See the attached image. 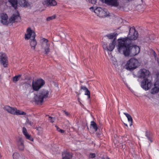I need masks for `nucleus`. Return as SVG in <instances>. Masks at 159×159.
<instances>
[{
  "label": "nucleus",
  "mask_w": 159,
  "mask_h": 159,
  "mask_svg": "<svg viewBox=\"0 0 159 159\" xmlns=\"http://www.w3.org/2000/svg\"><path fill=\"white\" fill-rule=\"evenodd\" d=\"M117 48L119 52L123 54L125 56L133 57L138 54L140 52V48L136 45H133L131 41L126 38L118 39Z\"/></svg>",
  "instance_id": "nucleus-1"
},
{
  "label": "nucleus",
  "mask_w": 159,
  "mask_h": 159,
  "mask_svg": "<svg viewBox=\"0 0 159 159\" xmlns=\"http://www.w3.org/2000/svg\"><path fill=\"white\" fill-rule=\"evenodd\" d=\"M150 74L149 71L145 69H140L138 73V77L143 79L141 83V86L145 90L150 89L152 85L151 81L148 79Z\"/></svg>",
  "instance_id": "nucleus-2"
},
{
  "label": "nucleus",
  "mask_w": 159,
  "mask_h": 159,
  "mask_svg": "<svg viewBox=\"0 0 159 159\" xmlns=\"http://www.w3.org/2000/svg\"><path fill=\"white\" fill-rule=\"evenodd\" d=\"M1 22L3 25H7L9 23H13L15 22L20 21V17L18 15L13 14L12 16L9 18V21L7 20L8 16L6 14H2L1 16Z\"/></svg>",
  "instance_id": "nucleus-3"
},
{
  "label": "nucleus",
  "mask_w": 159,
  "mask_h": 159,
  "mask_svg": "<svg viewBox=\"0 0 159 159\" xmlns=\"http://www.w3.org/2000/svg\"><path fill=\"white\" fill-rule=\"evenodd\" d=\"M27 34H25V38L26 40H28L31 38V41L30 42L31 48L35 50V46L37 44V41L35 39L36 36L35 33L30 28H28L27 29Z\"/></svg>",
  "instance_id": "nucleus-4"
},
{
  "label": "nucleus",
  "mask_w": 159,
  "mask_h": 159,
  "mask_svg": "<svg viewBox=\"0 0 159 159\" xmlns=\"http://www.w3.org/2000/svg\"><path fill=\"white\" fill-rule=\"evenodd\" d=\"M49 93V92L48 90L44 89L41 90L34 96L35 102L38 104H41L44 99L48 98Z\"/></svg>",
  "instance_id": "nucleus-5"
},
{
  "label": "nucleus",
  "mask_w": 159,
  "mask_h": 159,
  "mask_svg": "<svg viewBox=\"0 0 159 159\" xmlns=\"http://www.w3.org/2000/svg\"><path fill=\"white\" fill-rule=\"evenodd\" d=\"M139 65V63L138 60L133 58L127 61L125 67L128 70L132 71L138 68Z\"/></svg>",
  "instance_id": "nucleus-6"
},
{
  "label": "nucleus",
  "mask_w": 159,
  "mask_h": 159,
  "mask_svg": "<svg viewBox=\"0 0 159 159\" xmlns=\"http://www.w3.org/2000/svg\"><path fill=\"white\" fill-rule=\"evenodd\" d=\"M89 9L93 11L98 16L100 17L103 18L109 16V12H107V10L105 8L97 7L94 9L93 7H91Z\"/></svg>",
  "instance_id": "nucleus-7"
},
{
  "label": "nucleus",
  "mask_w": 159,
  "mask_h": 159,
  "mask_svg": "<svg viewBox=\"0 0 159 159\" xmlns=\"http://www.w3.org/2000/svg\"><path fill=\"white\" fill-rule=\"evenodd\" d=\"M45 84L44 81L42 79H38L35 81L33 80L32 84V89L34 91H38Z\"/></svg>",
  "instance_id": "nucleus-8"
},
{
  "label": "nucleus",
  "mask_w": 159,
  "mask_h": 159,
  "mask_svg": "<svg viewBox=\"0 0 159 159\" xmlns=\"http://www.w3.org/2000/svg\"><path fill=\"white\" fill-rule=\"evenodd\" d=\"M138 33L134 28H130L129 33L128 36L125 38L131 41L132 40L137 39L138 36Z\"/></svg>",
  "instance_id": "nucleus-9"
},
{
  "label": "nucleus",
  "mask_w": 159,
  "mask_h": 159,
  "mask_svg": "<svg viewBox=\"0 0 159 159\" xmlns=\"http://www.w3.org/2000/svg\"><path fill=\"white\" fill-rule=\"evenodd\" d=\"M42 40L43 41L41 45L42 48L44 49L45 54H47L50 51L49 46L48 43V41L45 38H43Z\"/></svg>",
  "instance_id": "nucleus-10"
},
{
  "label": "nucleus",
  "mask_w": 159,
  "mask_h": 159,
  "mask_svg": "<svg viewBox=\"0 0 159 159\" xmlns=\"http://www.w3.org/2000/svg\"><path fill=\"white\" fill-rule=\"evenodd\" d=\"M0 62L4 67L7 66L8 60L6 54L2 52H0Z\"/></svg>",
  "instance_id": "nucleus-11"
},
{
  "label": "nucleus",
  "mask_w": 159,
  "mask_h": 159,
  "mask_svg": "<svg viewBox=\"0 0 159 159\" xmlns=\"http://www.w3.org/2000/svg\"><path fill=\"white\" fill-rule=\"evenodd\" d=\"M24 141L21 137H19L17 141V144L18 149L20 151H23L24 149Z\"/></svg>",
  "instance_id": "nucleus-12"
},
{
  "label": "nucleus",
  "mask_w": 159,
  "mask_h": 159,
  "mask_svg": "<svg viewBox=\"0 0 159 159\" xmlns=\"http://www.w3.org/2000/svg\"><path fill=\"white\" fill-rule=\"evenodd\" d=\"M43 4L47 6H54L57 5V2L55 0H45Z\"/></svg>",
  "instance_id": "nucleus-13"
},
{
  "label": "nucleus",
  "mask_w": 159,
  "mask_h": 159,
  "mask_svg": "<svg viewBox=\"0 0 159 159\" xmlns=\"http://www.w3.org/2000/svg\"><path fill=\"white\" fill-rule=\"evenodd\" d=\"M105 2L107 4L115 7H117L119 5L117 0H105Z\"/></svg>",
  "instance_id": "nucleus-14"
},
{
  "label": "nucleus",
  "mask_w": 159,
  "mask_h": 159,
  "mask_svg": "<svg viewBox=\"0 0 159 159\" xmlns=\"http://www.w3.org/2000/svg\"><path fill=\"white\" fill-rule=\"evenodd\" d=\"M16 108L10 107L8 106H6L4 107L3 109L8 113L14 115Z\"/></svg>",
  "instance_id": "nucleus-15"
},
{
  "label": "nucleus",
  "mask_w": 159,
  "mask_h": 159,
  "mask_svg": "<svg viewBox=\"0 0 159 159\" xmlns=\"http://www.w3.org/2000/svg\"><path fill=\"white\" fill-rule=\"evenodd\" d=\"M18 2L20 5L22 7H26L30 5L29 3L26 0H19Z\"/></svg>",
  "instance_id": "nucleus-16"
},
{
  "label": "nucleus",
  "mask_w": 159,
  "mask_h": 159,
  "mask_svg": "<svg viewBox=\"0 0 159 159\" xmlns=\"http://www.w3.org/2000/svg\"><path fill=\"white\" fill-rule=\"evenodd\" d=\"M62 158L61 159H72V155L70 153L66 152L62 153Z\"/></svg>",
  "instance_id": "nucleus-17"
},
{
  "label": "nucleus",
  "mask_w": 159,
  "mask_h": 159,
  "mask_svg": "<svg viewBox=\"0 0 159 159\" xmlns=\"http://www.w3.org/2000/svg\"><path fill=\"white\" fill-rule=\"evenodd\" d=\"M116 43V40L114 39L112 41V42L109 44V46L108 47V51H112L114 48L115 47V45Z\"/></svg>",
  "instance_id": "nucleus-18"
},
{
  "label": "nucleus",
  "mask_w": 159,
  "mask_h": 159,
  "mask_svg": "<svg viewBox=\"0 0 159 159\" xmlns=\"http://www.w3.org/2000/svg\"><path fill=\"white\" fill-rule=\"evenodd\" d=\"M81 89H82L85 91V95L88 96V98H90V92L88 88L85 86H82L81 87Z\"/></svg>",
  "instance_id": "nucleus-19"
},
{
  "label": "nucleus",
  "mask_w": 159,
  "mask_h": 159,
  "mask_svg": "<svg viewBox=\"0 0 159 159\" xmlns=\"http://www.w3.org/2000/svg\"><path fill=\"white\" fill-rule=\"evenodd\" d=\"M8 1L11 5L12 7H14L15 9H16L18 4L17 0H8Z\"/></svg>",
  "instance_id": "nucleus-20"
},
{
  "label": "nucleus",
  "mask_w": 159,
  "mask_h": 159,
  "mask_svg": "<svg viewBox=\"0 0 159 159\" xmlns=\"http://www.w3.org/2000/svg\"><path fill=\"white\" fill-rule=\"evenodd\" d=\"M118 34L116 33H111L109 34H107L106 35L109 39H115L116 40V38L117 35Z\"/></svg>",
  "instance_id": "nucleus-21"
},
{
  "label": "nucleus",
  "mask_w": 159,
  "mask_h": 159,
  "mask_svg": "<svg viewBox=\"0 0 159 159\" xmlns=\"http://www.w3.org/2000/svg\"><path fill=\"white\" fill-rule=\"evenodd\" d=\"M145 136L151 142H152V133L150 131L147 130L145 132Z\"/></svg>",
  "instance_id": "nucleus-22"
},
{
  "label": "nucleus",
  "mask_w": 159,
  "mask_h": 159,
  "mask_svg": "<svg viewBox=\"0 0 159 159\" xmlns=\"http://www.w3.org/2000/svg\"><path fill=\"white\" fill-rule=\"evenodd\" d=\"M13 159H25L24 157L20 155L18 153L15 152L13 155Z\"/></svg>",
  "instance_id": "nucleus-23"
},
{
  "label": "nucleus",
  "mask_w": 159,
  "mask_h": 159,
  "mask_svg": "<svg viewBox=\"0 0 159 159\" xmlns=\"http://www.w3.org/2000/svg\"><path fill=\"white\" fill-rule=\"evenodd\" d=\"M26 113L25 112L23 111H22L17 110L16 108L15 113L14 114V115H25L26 114Z\"/></svg>",
  "instance_id": "nucleus-24"
},
{
  "label": "nucleus",
  "mask_w": 159,
  "mask_h": 159,
  "mask_svg": "<svg viewBox=\"0 0 159 159\" xmlns=\"http://www.w3.org/2000/svg\"><path fill=\"white\" fill-rule=\"evenodd\" d=\"M124 114L127 117L128 120L129 122H131L130 124V126H131L132 125V121H133V119L132 117L130 116V115L129 114L124 113Z\"/></svg>",
  "instance_id": "nucleus-25"
},
{
  "label": "nucleus",
  "mask_w": 159,
  "mask_h": 159,
  "mask_svg": "<svg viewBox=\"0 0 159 159\" xmlns=\"http://www.w3.org/2000/svg\"><path fill=\"white\" fill-rule=\"evenodd\" d=\"M159 91V88L155 86V87L151 90V92L152 94H155L157 93Z\"/></svg>",
  "instance_id": "nucleus-26"
},
{
  "label": "nucleus",
  "mask_w": 159,
  "mask_h": 159,
  "mask_svg": "<svg viewBox=\"0 0 159 159\" xmlns=\"http://www.w3.org/2000/svg\"><path fill=\"white\" fill-rule=\"evenodd\" d=\"M21 75H16L12 78V80L13 82L16 83L19 80L20 78L21 77Z\"/></svg>",
  "instance_id": "nucleus-27"
},
{
  "label": "nucleus",
  "mask_w": 159,
  "mask_h": 159,
  "mask_svg": "<svg viewBox=\"0 0 159 159\" xmlns=\"http://www.w3.org/2000/svg\"><path fill=\"white\" fill-rule=\"evenodd\" d=\"M91 125L92 126L93 129L96 131L98 129L97 125L95 122L94 121H91Z\"/></svg>",
  "instance_id": "nucleus-28"
},
{
  "label": "nucleus",
  "mask_w": 159,
  "mask_h": 159,
  "mask_svg": "<svg viewBox=\"0 0 159 159\" xmlns=\"http://www.w3.org/2000/svg\"><path fill=\"white\" fill-rule=\"evenodd\" d=\"M24 135L27 139H29L32 141H33V138L31 137L30 135L28 133H27L26 134H25V135Z\"/></svg>",
  "instance_id": "nucleus-29"
},
{
  "label": "nucleus",
  "mask_w": 159,
  "mask_h": 159,
  "mask_svg": "<svg viewBox=\"0 0 159 159\" xmlns=\"http://www.w3.org/2000/svg\"><path fill=\"white\" fill-rule=\"evenodd\" d=\"M56 17V16L54 15L53 16L48 17L47 18V21H49L51 20L55 19Z\"/></svg>",
  "instance_id": "nucleus-30"
},
{
  "label": "nucleus",
  "mask_w": 159,
  "mask_h": 159,
  "mask_svg": "<svg viewBox=\"0 0 159 159\" xmlns=\"http://www.w3.org/2000/svg\"><path fill=\"white\" fill-rule=\"evenodd\" d=\"M154 86L159 88V79L157 80L154 84Z\"/></svg>",
  "instance_id": "nucleus-31"
},
{
  "label": "nucleus",
  "mask_w": 159,
  "mask_h": 159,
  "mask_svg": "<svg viewBox=\"0 0 159 159\" xmlns=\"http://www.w3.org/2000/svg\"><path fill=\"white\" fill-rule=\"evenodd\" d=\"M26 123L27 124L31 126H32V125H33V123H32L30 121L28 118L27 119Z\"/></svg>",
  "instance_id": "nucleus-32"
},
{
  "label": "nucleus",
  "mask_w": 159,
  "mask_h": 159,
  "mask_svg": "<svg viewBox=\"0 0 159 159\" xmlns=\"http://www.w3.org/2000/svg\"><path fill=\"white\" fill-rule=\"evenodd\" d=\"M22 131L23 134L25 135L28 133L27 132V129L25 127H23L22 128Z\"/></svg>",
  "instance_id": "nucleus-33"
},
{
  "label": "nucleus",
  "mask_w": 159,
  "mask_h": 159,
  "mask_svg": "<svg viewBox=\"0 0 159 159\" xmlns=\"http://www.w3.org/2000/svg\"><path fill=\"white\" fill-rule=\"evenodd\" d=\"M89 156L90 158H93L96 157V154L95 153H90Z\"/></svg>",
  "instance_id": "nucleus-34"
},
{
  "label": "nucleus",
  "mask_w": 159,
  "mask_h": 159,
  "mask_svg": "<svg viewBox=\"0 0 159 159\" xmlns=\"http://www.w3.org/2000/svg\"><path fill=\"white\" fill-rule=\"evenodd\" d=\"M49 120H50L51 122L53 123L55 120V118L54 117H51L50 116H49Z\"/></svg>",
  "instance_id": "nucleus-35"
},
{
  "label": "nucleus",
  "mask_w": 159,
  "mask_h": 159,
  "mask_svg": "<svg viewBox=\"0 0 159 159\" xmlns=\"http://www.w3.org/2000/svg\"><path fill=\"white\" fill-rule=\"evenodd\" d=\"M103 47L104 49L108 51V47L107 46V44H103Z\"/></svg>",
  "instance_id": "nucleus-36"
},
{
  "label": "nucleus",
  "mask_w": 159,
  "mask_h": 159,
  "mask_svg": "<svg viewBox=\"0 0 159 159\" xmlns=\"http://www.w3.org/2000/svg\"><path fill=\"white\" fill-rule=\"evenodd\" d=\"M89 2L92 4H94L96 3V0H89Z\"/></svg>",
  "instance_id": "nucleus-37"
},
{
  "label": "nucleus",
  "mask_w": 159,
  "mask_h": 159,
  "mask_svg": "<svg viewBox=\"0 0 159 159\" xmlns=\"http://www.w3.org/2000/svg\"><path fill=\"white\" fill-rule=\"evenodd\" d=\"M153 55L154 56V57L155 58V59L156 60H157V59H158V58H157V55L155 51H153Z\"/></svg>",
  "instance_id": "nucleus-38"
},
{
  "label": "nucleus",
  "mask_w": 159,
  "mask_h": 159,
  "mask_svg": "<svg viewBox=\"0 0 159 159\" xmlns=\"http://www.w3.org/2000/svg\"><path fill=\"white\" fill-rule=\"evenodd\" d=\"M102 159H110L109 157H103L102 158Z\"/></svg>",
  "instance_id": "nucleus-39"
},
{
  "label": "nucleus",
  "mask_w": 159,
  "mask_h": 159,
  "mask_svg": "<svg viewBox=\"0 0 159 159\" xmlns=\"http://www.w3.org/2000/svg\"><path fill=\"white\" fill-rule=\"evenodd\" d=\"M63 112L65 113V114L66 115V116H68L69 115V112H67V111H63Z\"/></svg>",
  "instance_id": "nucleus-40"
},
{
  "label": "nucleus",
  "mask_w": 159,
  "mask_h": 159,
  "mask_svg": "<svg viewBox=\"0 0 159 159\" xmlns=\"http://www.w3.org/2000/svg\"><path fill=\"white\" fill-rule=\"evenodd\" d=\"M59 132H60L61 133H64L65 131L63 130L60 129V130H59Z\"/></svg>",
  "instance_id": "nucleus-41"
},
{
  "label": "nucleus",
  "mask_w": 159,
  "mask_h": 159,
  "mask_svg": "<svg viewBox=\"0 0 159 159\" xmlns=\"http://www.w3.org/2000/svg\"><path fill=\"white\" fill-rule=\"evenodd\" d=\"M55 127H56L57 129V130L59 131V130L60 129L59 128V127L57 125H56Z\"/></svg>",
  "instance_id": "nucleus-42"
},
{
  "label": "nucleus",
  "mask_w": 159,
  "mask_h": 159,
  "mask_svg": "<svg viewBox=\"0 0 159 159\" xmlns=\"http://www.w3.org/2000/svg\"><path fill=\"white\" fill-rule=\"evenodd\" d=\"M157 77H159V72H157Z\"/></svg>",
  "instance_id": "nucleus-43"
},
{
  "label": "nucleus",
  "mask_w": 159,
  "mask_h": 159,
  "mask_svg": "<svg viewBox=\"0 0 159 159\" xmlns=\"http://www.w3.org/2000/svg\"><path fill=\"white\" fill-rule=\"evenodd\" d=\"M124 125L128 127V125H127L126 124H125V123H124Z\"/></svg>",
  "instance_id": "nucleus-44"
},
{
  "label": "nucleus",
  "mask_w": 159,
  "mask_h": 159,
  "mask_svg": "<svg viewBox=\"0 0 159 159\" xmlns=\"http://www.w3.org/2000/svg\"><path fill=\"white\" fill-rule=\"evenodd\" d=\"M133 75H134V77H136V75H135L134 74H133Z\"/></svg>",
  "instance_id": "nucleus-45"
},
{
  "label": "nucleus",
  "mask_w": 159,
  "mask_h": 159,
  "mask_svg": "<svg viewBox=\"0 0 159 159\" xmlns=\"http://www.w3.org/2000/svg\"><path fill=\"white\" fill-rule=\"evenodd\" d=\"M1 153H0V157H1Z\"/></svg>",
  "instance_id": "nucleus-46"
},
{
  "label": "nucleus",
  "mask_w": 159,
  "mask_h": 159,
  "mask_svg": "<svg viewBox=\"0 0 159 159\" xmlns=\"http://www.w3.org/2000/svg\"><path fill=\"white\" fill-rule=\"evenodd\" d=\"M141 1H142L143 0H141Z\"/></svg>",
  "instance_id": "nucleus-47"
}]
</instances>
